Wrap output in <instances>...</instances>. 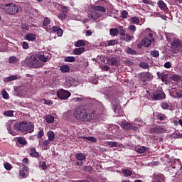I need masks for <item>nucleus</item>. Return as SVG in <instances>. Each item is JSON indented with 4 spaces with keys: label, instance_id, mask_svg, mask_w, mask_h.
<instances>
[{
    "label": "nucleus",
    "instance_id": "f257e3e1",
    "mask_svg": "<svg viewBox=\"0 0 182 182\" xmlns=\"http://www.w3.org/2000/svg\"><path fill=\"white\" fill-rule=\"evenodd\" d=\"M73 116L80 122H90L93 120V114L87 112V109L85 107H78L73 112Z\"/></svg>",
    "mask_w": 182,
    "mask_h": 182
},
{
    "label": "nucleus",
    "instance_id": "f03ea898",
    "mask_svg": "<svg viewBox=\"0 0 182 182\" xmlns=\"http://www.w3.org/2000/svg\"><path fill=\"white\" fill-rule=\"evenodd\" d=\"M14 129L28 134V133H33L35 132V125L32 122L22 121L16 122L14 124Z\"/></svg>",
    "mask_w": 182,
    "mask_h": 182
},
{
    "label": "nucleus",
    "instance_id": "7ed1b4c3",
    "mask_svg": "<svg viewBox=\"0 0 182 182\" xmlns=\"http://www.w3.org/2000/svg\"><path fill=\"white\" fill-rule=\"evenodd\" d=\"M25 63L28 68H31L32 69H38L43 66V63L39 60L36 55H32L30 58L26 59Z\"/></svg>",
    "mask_w": 182,
    "mask_h": 182
},
{
    "label": "nucleus",
    "instance_id": "20e7f679",
    "mask_svg": "<svg viewBox=\"0 0 182 182\" xmlns=\"http://www.w3.org/2000/svg\"><path fill=\"white\" fill-rule=\"evenodd\" d=\"M22 8L19 5H16L14 3L7 4L5 5L4 11L9 15H16L19 11H21Z\"/></svg>",
    "mask_w": 182,
    "mask_h": 182
},
{
    "label": "nucleus",
    "instance_id": "39448f33",
    "mask_svg": "<svg viewBox=\"0 0 182 182\" xmlns=\"http://www.w3.org/2000/svg\"><path fill=\"white\" fill-rule=\"evenodd\" d=\"M171 46L173 53H178V52H182V41L180 40L176 39L173 41Z\"/></svg>",
    "mask_w": 182,
    "mask_h": 182
},
{
    "label": "nucleus",
    "instance_id": "423d86ee",
    "mask_svg": "<svg viewBox=\"0 0 182 182\" xmlns=\"http://www.w3.org/2000/svg\"><path fill=\"white\" fill-rule=\"evenodd\" d=\"M71 95L70 92L63 89H60L57 92V96L58 99H60L61 100H68Z\"/></svg>",
    "mask_w": 182,
    "mask_h": 182
},
{
    "label": "nucleus",
    "instance_id": "0eeeda50",
    "mask_svg": "<svg viewBox=\"0 0 182 182\" xmlns=\"http://www.w3.org/2000/svg\"><path fill=\"white\" fill-rule=\"evenodd\" d=\"M153 41L149 38H143L139 43L137 45L138 49H141V48H150L151 46Z\"/></svg>",
    "mask_w": 182,
    "mask_h": 182
},
{
    "label": "nucleus",
    "instance_id": "6e6552de",
    "mask_svg": "<svg viewBox=\"0 0 182 182\" xmlns=\"http://www.w3.org/2000/svg\"><path fill=\"white\" fill-rule=\"evenodd\" d=\"M170 95L174 99H176L177 97L181 98L182 97V90H178V89H176V88H172L171 92H170Z\"/></svg>",
    "mask_w": 182,
    "mask_h": 182
},
{
    "label": "nucleus",
    "instance_id": "1a4fd4ad",
    "mask_svg": "<svg viewBox=\"0 0 182 182\" xmlns=\"http://www.w3.org/2000/svg\"><path fill=\"white\" fill-rule=\"evenodd\" d=\"M108 65H111V66H119L120 64V60H119V58L116 56L111 57L107 59Z\"/></svg>",
    "mask_w": 182,
    "mask_h": 182
},
{
    "label": "nucleus",
    "instance_id": "9d476101",
    "mask_svg": "<svg viewBox=\"0 0 182 182\" xmlns=\"http://www.w3.org/2000/svg\"><path fill=\"white\" fill-rule=\"evenodd\" d=\"M156 75L158 79H161L163 83H166L167 80H168V74H164L163 72H157Z\"/></svg>",
    "mask_w": 182,
    "mask_h": 182
},
{
    "label": "nucleus",
    "instance_id": "9b49d317",
    "mask_svg": "<svg viewBox=\"0 0 182 182\" xmlns=\"http://www.w3.org/2000/svg\"><path fill=\"white\" fill-rule=\"evenodd\" d=\"M140 79L142 82H149L151 79V74L150 73H142Z\"/></svg>",
    "mask_w": 182,
    "mask_h": 182
},
{
    "label": "nucleus",
    "instance_id": "f8f14e48",
    "mask_svg": "<svg viewBox=\"0 0 182 182\" xmlns=\"http://www.w3.org/2000/svg\"><path fill=\"white\" fill-rule=\"evenodd\" d=\"M166 98V94L164 92H159L157 94H154L152 97L154 100H161Z\"/></svg>",
    "mask_w": 182,
    "mask_h": 182
},
{
    "label": "nucleus",
    "instance_id": "ddd939ff",
    "mask_svg": "<svg viewBox=\"0 0 182 182\" xmlns=\"http://www.w3.org/2000/svg\"><path fill=\"white\" fill-rule=\"evenodd\" d=\"M13 80H18V75H12L9 77H6L4 78V82L5 83H8L9 82H13Z\"/></svg>",
    "mask_w": 182,
    "mask_h": 182
},
{
    "label": "nucleus",
    "instance_id": "4468645a",
    "mask_svg": "<svg viewBox=\"0 0 182 182\" xmlns=\"http://www.w3.org/2000/svg\"><path fill=\"white\" fill-rule=\"evenodd\" d=\"M86 48L85 47L77 48L73 50L74 55H82L85 53Z\"/></svg>",
    "mask_w": 182,
    "mask_h": 182
},
{
    "label": "nucleus",
    "instance_id": "2eb2a0df",
    "mask_svg": "<svg viewBox=\"0 0 182 182\" xmlns=\"http://www.w3.org/2000/svg\"><path fill=\"white\" fill-rule=\"evenodd\" d=\"M92 9H93V11L102 12V14H105V12H106V8L102 6H92Z\"/></svg>",
    "mask_w": 182,
    "mask_h": 182
},
{
    "label": "nucleus",
    "instance_id": "dca6fc26",
    "mask_svg": "<svg viewBox=\"0 0 182 182\" xmlns=\"http://www.w3.org/2000/svg\"><path fill=\"white\" fill-rule=\"evenodd\" d=\"M65 80L66 87H70L73 85V78L72 77H66Z\"/></svg>",
    "mask_w": 182,
    "mask_h": 182
},
{
    "label": "nucleus",
    "instance_id": "f3484780",
    "mask_svg": "<svg viewBox=\"0 0 182 182\" xmlns=\"http://www.w3.org/2000/svg\"><path fill=\"white\" fill-rule=\"evenodd\" d=\"M102 16V14L100 13H97L96 11H93L91 14H90V18L92 19V21H96L99 18Z\"/></svg>",
    "mask_w": 182,
    "mask_h": 182
},
{
    "label": "nucleus",
    "instance_id": "a211bd4d",
    "mask_svg": "<svg viewBox=\"0 0 182 182\" xmlns=\"http://www.w3.org/2000/svg\"><path fill=\"white\" fill-rule=\"evenodd\" d=\"M164 180V176L163 174L155 175L153 179V182H163Z\"/></svg>",
    "mask_w": 182,
    "mask_h": 182
},
{
    "label": "nucleus",
    "instance_id": "6ab92c4d",
    "mask_svg": "<svg viewBox=\"0 0 182 182\" xmlns=\"http://www.w3.org/2000/svg\"><path fill=\"white\" fill-rule=\"evenodd\" d=\"M151 132L152 133H164L166 129L161 126H157L156 128L152 129Z\"/></svg>",
    "mask_w": 182,
    "mask_h": 182
},
{
    "label": "nucleus",
    "instance_id": "aec40b11",
    "mask_svg": "<svg viewBox=\"0 0 182 182\" xmlns=\"http://www.w3.org/2000/svg\"><path fill=\"white\" fill-rule=\"evenodd\" d=\"M75 48H82V46H86V41L85 40H78L74 44Z\"/></svg>",
    "mask_w": 182,
    "mask_h": 182
},
{
    "label": "nucleus",
    "instance_id": "412c9836",
    "mask_svg": "<svg viewBox=\"0 0 182 182\" xmlns=\"http://www.w3.org/2000/svg\"><path fill=\"white\" fill-rule=\"evenodd\" d=\"M158 6H159V8H160V9H161V11L167 10V5L162 0H159L158 1Z\"/></svg>",
    "mask_w": 182,
    "mask_h": 182
},
{
    "label": "nucleus",
    "instance_id": "4be33fe9",
    "mask_svg": "<svg viewBox=\"0 0 182 182\" xmlns=\"http://www.w3.org/2000/svg\"><path fill=\"white\" fill-rule=\"evenodd\" d=\"M30 156L31 157H35L36 159H38V157H39V154L38 153V151H36V149H30Z\"/></svg>",
    "mask_w": 182,
    "mask_h": 182
},
{
    "label": "nucleus",
    "instance_id": "5701e85b",
    "mask_svg": "<svg viewBox=\"0 0 182 182\" xmlns=\"http://www.w3.org/2000/svg\"><path fill=\"white\" fill-rule=\"evenodd\" d=\"M26 39L29 42H33L36 40V36L34 33H28L26 36Z\"/></svg>",
    "mask_w": 182,
    "mask_h": 182
},
{
    "label": "nucleus",
    "instance_id": "b1692460",
    "mask_svg": "<svg viewBox=\"0 0 182 182\" xmlns=\"http://www.w3.org/2000/svg\"><path fill=\"white\" fill-rule=\"evenodd\" d=\"M47 136L48 137V139L50 141H53L55 140L56 136L55 135V132L53 131H48L47 132Z\"/></svg>",
    "mask_w": 182,
    "mask_h": 182
},
{
    "label": "nucleus",
    "instance_id": "393cba45",
    "mask_svg": "<svg viewBox=\"0 0 182 182\" xmlns=\"http://www.w3.org/2000/svg\"><path fill=\"white\" fill-rule=\"evenodd\" d=\"M166 39L168 41V42H174V41H177V39H176V35L173 34V33H168L166 34Z\"/></svg>",
    "mask_w": 182,
    "mask_h": 182
},
{
    "label": "nucleus",
    "instance_id": "a878e982",
    "mask_svg": "<svg viewBox=\"0 0 182 182\" xmlns=\"http://www.w3.org/2000/svg\"><path fill=\"white\" fill-rule=\"evenodd\" d=\"M75 159L79 161H83L86 159V155L83 153H77L75 154Z\"/></svg>",
    "mask_w": 182,
    "mask_h": 182
},
{
    "label": "nucleus",
    "instance_id": "bb28decb",
    "mask_svg": "<svg viewBox=\"0 0 182 182\" xmlns=\"http://www.w3.org/2000/svg\"><path fill=\"white\" fill-rule=\"evenodd\" d=\"M60 70L63 73H68V72H69V70H70V67H69V65H63L60 66Z\"/></svg>",
    "mask_w": 182,
    "mask_h": 182
},
{
    "label": "nucleus",
    "instance_id": "cd10ccee",
    "mask_svg": "<svg viewBox=\"0 0 182 182\" xmlns=\"http://www.w3.org/2000/svg\"><path fill=\"white\" fill-rule=\"evenodd\" d=\"M146 151L147 147L146 146H139L135 148V151H136V153H139V154H143V153H144Z\"/></svg>",
    "mask_w": 182,
    "mask_h": 182
},
{
    "label": "nucleus",
    "instance_id": "c85d7f7f",
    "mask_svg": "<svg viewBox=\"0 0 182 182\" xmlns=\"http://www.w3.org/2000/svg\"><path fill=\"white\" fill-rule=\"evenodd\" d=\"M17 141L18 144H21V146H26V144H28V141L25 137H18Z\"/></svg>",
    "mask_w": 182,
    "mask_h": 182
},
{
    "label": "nucleus",
    "instance_id": "c756f323",
    "mask_svg": "<svg viewBox=\"0 0 182 182\" xmlns=\"http://www.w3.org/2000/svg\"><path fill=\"white\" fill-rule=\"evenodd\" d=\"M46 121L47 123L52 124L55 122V117L50 114L46 115Z\"/></svg>",
    "mask_w": 182,
    "mask_h": 182
},
{
    "label": "nucleus",
    "instance_id": "7c9ffc66",
    "mask_svg": "<svg viewBox=\"0 0 182 182\" xmlns=\"http://www.w3.org/2000/svg\"><path fill=\"white\" fill-rule=\"evenodd\" d=\"M37 57L39 59V60H41V62H48V57H46V55H45L44 54H38Z\"/></svg>",
    "mask_w": 182,
    "mask_h": 182
},
{
    "label": "nucleus",
    "instance_id": "2f4dec72",
    "mask_svg": "<svg viewBox=\"0 0 182 182\" xmlns=\"http://www.w3.org/2000/svg\"><path fill=\"white\" fill-rule=\"evenodd\" d=\"M121 39H122V41H125V42H130L132 41V36L129 33H126L121 37Z\"/></svg>",
    "mask_w": 182,
    "mask_h": 182
},
{
    "label": "nucleus",
    "instance_id": "473e14b6",
    "mask_svg": "<svg viewBox=\"0 0 182 182\" xmlns=\"http://www.w3.org/2000/svg\"><path fill=\"white\" fill-rule=\"evenodd\" d=\"M50 141L49 139H46L44 140L42 143H43V147L44 149V150H48L49 149V144H50Z\"/></svg>",
    "mask_w": 182,
    "mask_h": 182
},
{
    "label": "nucleus",
    "instance_id": "72a5a7b5",
    "mask_svg": "<svg viewBox=\"0 0 182 182\" xmlns=\"http://www.w3.org/2000/svg\"><path fill=\"white\" fill-rule=\"evenodd\" d=\"M122 173L124 176V177H130L133 174V171L129 169H124L122 171Z\"/></svg>",
    "mask_w": 182,
    "mask_h": 182
},
{
    "label": "nucleus",
    "instance_id": "f704fd0d",
    "mask_svg": "<svg viewBox=\"0 0 182 182\" xmlns=\"http://www.w3.org/2000/svg\"><path fill=\"white\" fill-rule=\"evenodd\" d=\"M83 100H85V97H82V96L80 97L73 98V101L74 102V103H82Z\"/></svg>",
    "mask_w": 182,
    "mask_h": 182
},
{
    "label": "nucleus",
    "instance_id": "c9c22d12",
    "mask_svg": "<svg viewBox=\"0 0 182 182\" xmlns=\"http://www.w3.org/2000/svg\"><path fill=\"white\" fill-rule=\"evenodd\" d=\"M6 117H14V111L13 110H8L5 111L3 114Z\"/></svg>",
    "mask_w": 182,
    "mask_h": 182
},
{
    "label": "nucleus",
    "instance_id": "e433bc0d",
    "mask_svg": "<svg viewBox=\"0 0 182 182\" xmlns=\"http://www.w3.org/2000/svg\"><path fill=\"white\" fill-rule=\"evenodd\" d=\"M109 33L112 36H117V34L119 33V30H117V28H111L109 30Z\"/></svg>",
    "mask_w": 182,
    "mask_h": 182
},
{
    "label": "nucleus",
    "instance_id": "4c0bfd02",
    "mask_svg": "<svg viewBox=\"0 0 182 182\" xmlns=\"http://www.w3.org/2000/svg\"><path fill=\"white\" fill-rule=\"evenodd\" d=\"M59 8L61 9V12L64 14H68V12L69 11V9H68L66 6L59 4Z\"/></svg>",
    "mask_w": 182,
    "mask_h": 182
},
{
    "label": "nucleus",
    "instance_id": "58836bf2",
    "mask_svg": "<svg viewBox=\"0 0 182 182\" xmlns=\"http://www.w3.org/2000/svg\"><path fill=\"white\" fill-rule=\"evenodd\" d=\"M84 140H88L89 141H92V143H96L97 139L94 136H88V137H82Z\"/></svg>",
    "mask_w": 182,
    "mask_h": 182
},
{
    "label": "nucleus",
    "instance_id": "ea45409f",
    "mask_svg": "<svg viewBox=\"0 0 182 182\" xmlns=\"http://www.w3.org/2000/svg\"><path fill=\"white\" fill-rule=\"evenodd\" d=\"M68 15H66V13H59L58 18V19H60V21H64V19H66Z\"/></svg>",
    "mask_w": 182,
    "mask_h": 182
},
{
    "label": "nucleus",
    "instance_id": "a19ab883",
    "mask_svg": "<svg viewBox=\"0 0 182 182\" xmlns=\"http://www.w3.org/2000/svg\"><path fill=\"white\" fill-rule=\"evenodd\" d=\"M171 79L173 82H180V80H181V77L178 75H172Z\"/></svg>",
    "mask_w": 182,
    "mask_h": 182
},
{
    "label": "nucleus",
    "instance_id": "79ce46f5",
    "mask_svg": "<svg viewBox=\"0 0 182 182\" xmlns=\"http://www.w3.org/2000/svg\"><path fill=\"white\" fill-rule=\"evenodd\" d=\"M18 62V58L15 56H10L9 58V63H16Z\"/></svg>",
    "mask_w": 182,
    "mask_h": 182
},
{
    "label": "nucleus",
    "instance_id": "37998d69",
    "mask_svg": "<svg viewBox=\"0 0 182 182\" xmlns=\"http://www.w3.org/2000/svg\"><path fill=\"white\" fill-rule=\"evenodd\" d=\"M39 167L41 168H43V170H47L48 166L46 165V163L45 161H41L39 163Z\"/></svg>",
    "mask_w": 182,
    "mask_h": 182
},
{
    "label": "nucleus",
    "instance_id": "c03bdc74",
    "mask_svg": "<svg viewBox=\"0 0 182 182\" xmlns=\"http://www.w3.org/2000/svg\"><path fill=\"white\" fill-rule=\"evenodd\" d=\"M65 62H75V58L73 56H68L64 58Z\"/></svg>",
    "mask_w": 182,
    "mask_h": 182
},
{
    "label": "nucleus",
    "instance_id": "a18cd8bd",
    "mask_svg": "<svg viewBox=\"0 0 182 182\" xmlns=\"http://www.w3.org/2000/svg\"><path fill=\"white\" fill-rule=\"evenodd\" d=\"M49 23H50V19H49L48 17H46L43 20V26L46 27L48 25H49Z\"/></svg>",
    "mask_w": 182,
    "mask_h": 182
},
{
    "label": "nucleus",
    "instance_id": "49530a36",
    "mask_svg": "<svg viewBox=\"0 0 182 182\" xmlns=\"http://www.w3.org/2000/svg\"><path fill=\"white\" fill-rule=\"evenodd\" d=\"M126 53L129 55H136V50L132 49V48H127Z\"/></svg>",
    "mask_w": 182,
    "mask_h": 182
},
{
    "label": "nucleus",
    "instance_id": "de8ad7c7",
    "mask_svg": "<svg viewBox=\"0 0 182 182\" xmlns=\"http://www.w3.org/2000/svg\"><path fill=\"white\" fill-rule=\"evenodd\" d=\"M45 136V132H43V129H40L38 134H37V139H42Z\"/></svg>",
    "mask_w": 182,
    "mask_h": 182
},
{
    "label": "nucleus",
    "instance_id": "09e8293b",
    "mask_svg": "<svg viewBox=\"0 0 182 182\" xmlns=\"http://www.w3.org/2000/svg\"><path fill=\"white\" fill-rule=\"evenodd\" d=\"M132 23H135V25H139L140 23V19L139 17H134L132 18Z\"/></svg>",
    "mask_w": 182,
    "mask_h": 182
},
{
    "label": "nucleus",
    "instance_id": "8fccbe9b",
    "mask_svg": "<svg viewBox=\"0 0 182 182\" xmlns=\"http://www.w3.org/2000/svg\"><path fill=\"white\" fill-rule=\"evenodd\" d=\"M117 43V41L116 40H109L107 41V46H114Z\"/></svg>",
    "mask_w": 182,
    "mask_h": 182
},
{
    "label": "nucleus",
    "instance_id": "3c124183",
    "mask_svg": "<svg viewBox=\"0 0 182 182\" xmlns=\"http://www.w3.org/2000/svg\"><path fill=\"white\" fill-rule=\"evenodd\" d=\"M107 144L109 146V147H117V142L108 141L107 142Z\"/></svg>",
    "mask_w": 182,
    "mask_h": 182
},
{
    "label": "nucleus",
    "instance_id": "603ef678",
    "mask_svg": "<svg viewBox=\"0 0 182 182\" xmlns=\"http://www.w3.org/2000/svg\"><path fill=\"white\" fill-rule=\"evenodd\" d=\"M151 55L153 56V58H158V56L160 55L159 53V50H154L153 51H151Z\"/></svg>",
    "mask_w": 182,
    "mask_h": 182
},
{
    "label": "nucleus",
    "instance_id": "864d4df0",
    "mask_svg": "<svg viewBox=\"0 0 182 182\" xmlns=\"http://www.w3.org/2000/svg\"><path fill=\"white\" fill-rule=\"evenodd\" d=\"M136 26L134 25H131L129 26V30L130 31V32H132V35H133L134 33V32H136Z\"/></svg>",
    "mask_w": 182,
    "mask_h": 182
},
{
    "label": "nucleus",
    "instance_id": "5fc2aeb1",
    "mask_svg": "<svg viewBox=\"0 0 182 182\" xmlns=\"http://www.w3.org/2000/svg\"><path fill=\"white\" fill-rule=\"evenodd\" d=\"M122 127L125 130H130L131 124L130 123H124V124H122Z\"/></svg>",
    "mask_w": 182,
    "mask_h": 182
},
{
    "label": "nucleus",
    "instance_id": "6e6d98bb",
    "mask_svg": "<svg viewBox=\"0 0 182 182\" xmlns=\"http://www.w3.org/2000/svg\"><path fill=\"white\" fill-rule=\"evenodd\" d=\"M139 66L142 68V69H147L149 68V64L147 63H141L139 64Z\"/></svg>",
    "mask_w": 182,
    "mask_h": 182
},
{
    "label": "nucleus",
    "instance_id": "4d7b16f0",
    "mask_svg": "<svg viewBox=\"0 0 182 182\" xmlns=\"http://www.w3.org/2000/svg\"><path fill=\"white\" fill-rule=\"evenodd\" d=\"M4 168H6V170H12V165L9 163H6L4 164Z\"/></svg>",
    "mask_w": 182,
    "mask_h": 182
},
{
    "label": "nucleus",
    "instance_id": "13d9d810",
    "mask_svg": "<svg viewBox=\"0 0 182 182\" xmlns=\"http://www.w3.org/2000/svg\"><path fill=\"white\" fill-rule=\"evenodd\" d=\"M3 99H9V95L6 91H2Z\"/></svg>",
    "mask_w": 182,
    "mask_h": 182
},
{
    "label": "nucleus",
    "instance_id": "bf43d9fd",
    "mask_svg": "<svg viewBox=\"0 0 182 182\" xmlns=\"http://www.w3.org/2000/svg\"><path fill=\"white\" fill-rule=\"evenodd\" d=\"M22 48L23 49H29V44L26 41H23L22 43Z\"/></svg>",
    "mask_w": 182,
    "mask_h": 182
},
{
    "label": "nucleus",
    "instance_id": "052dcab7",
    "mask_svg": "<svg viewBox=\"0 0 182 182\" xmlns=\"http://www.w3.org/2000/svg\"><path fill=\"white\" fill-rule=\"evenodd\" d=\"M119 33L121 35V37L124 36V35L126 34V31H124V28L123 27H120L119 28Z\"/></svg>",
    "mask_w": 182,
    "mask_h": 182
},
{
    "label": "nucleus",
    "instance_id": "680f3d73",
    "mask_svg": "<svg viewBox=\"0 0 182 182\" xmlns=\"http://www.w3.org/2000/svg\"><path fill=\"white\" fill-rule=\"evenodd\" d=\"M60 28V27H59V26H53L51 28V31L53 32H54L55 33H56L58 32V31H59Z\"/></svg>",
    "mask_w": 182,
    "mask_h": 182
},
{
    "label": "nucleus",
    "instance_id": "e2e57ef3",
    "mask_svg": "<svg viewBox=\"0 0 182 182\" xmlns=\"http://www.w3.org/2000/svg\"><path fill=\"white\" fill-rule=\"evenodd\" d=\"M161 107H162V109H168L169 107L168 104H167L166 102H162L161 104Z\"/></svg>",
    "mask_w": 182,
    "mask_h": 182
},
{
    "label": "nucleus",
    "instance_id": "0e129e2a",
    "mask_svg": "<svg viewBox=\"0 0 182 182\" xmlns=\"http://www.w3.org/2000/svg\"><path fill=\"white\" fill-rule=\"evenodd\" d=\"M44 103L46 105H48V106H50V105H53V102L50 100H44Z\"/></svg>",
    "mask_w": 182,
    "mask_h": 182
},
{
    "label": "nucleus",
    "instance_id": "69168bd1",
    "mask_svg": "<svg viewBox=\"0 0 182 182\" xmlns=\"http://www.w3.org/2000/svg\"><path fill=\"white\" fill-rule=\"evenodd\" d=\"M19 176H20V177H23L24 178V177H26V173H25V171L23 170H20Z\"/></svg>",
    "mask_w": 182,
    "mask_h": 182
},
{
    "label": "nucleus",
    "instance_id": "338daca9",
    "mask_svg": "<svg viewBox=\"0 0 182 182\" xmlns=\"http://www.w3.org/2000/svg\"><path fill=\"white\" fill-rule=\"evenodd\" d=\"M58 36L60 37L63 35V30L62 28L58 29V32L56 33Z\"/></svg>",
    "mask_w": 182,
    "mask_h": 182
},
{
    "label": "nucleus",
    "instance_id": "774afa93",
    "mask_svg": "<svg viewBox=\"0 0 182 182\" xmlns=\"http://www.w3.org/2000/svg\"><path fill=\"white\" fill-rule=\"evenodd\" d=\"M129 14V13H127V11H123L122 13V18H127V15Z\"/></svg>",
    "mask_w": 182,
    "mask_h": 182
}]
</instances>
